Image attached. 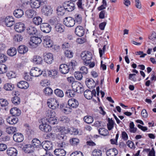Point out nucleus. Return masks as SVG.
<instances>
[{"label":"nucleus","mask_w":156,"mask_h":156,"mask_svg":"<svg viewBox=\"0 0 156 156\" xmlns=\"http://www.w3.org/2000/svg\"><path fill=\"white\" fill-rule=\"evenodd\" d=\"M77 63L75 60H72L68 63L67 64H62L59 67V70L62 74H65L68 73L70 69L74 70Z\"/></svg>","instance_id":"f257e3e1"},{"label":"nucleus","mask_w":156,"mask_h":156,"mask_svg":"<svg viewBox=\"0 0 156 156\" xmlns=\"http://www.w3.org/2000/svg\"><path fill=\"white\" fill-rule=\"evenodd\" d=\"M81 57L83 61L84 64L87 66L91 63L93 55L89 51H83L81 54Z\"/></svg>","instance_id":"f03ea898"},{"label":"nucleus","mask_w":156,"mask_h":156,"mask_svg":"<svg viewBox=\"0 0 156 156\" xmlns=\"http://www.w3.org/2000/svg\"><path fill=\"white\" fill-rule=\"evenodd\" d=\"M58 148L55 149L54 151L55 154L58 156H64L65 155L66 152L64 150L65 144L63 142L59 144L58 145Z\"/></svg>","instance_id":"7ed1b4c3"},{"label":"nucleus","mask_w":156,"mask_h":156,"mask_svg":"<svg viewBox=\"0 0 156 156\" xmlns=\"http://www.w3.org/2000/svg\"><path fill=\"white\" fill-rule=\"evenodd\" d=\"M72 87L73 90L78 93H81L83 92L84 88L83 85L79 82L76 81L72 83Z\"/></svg>","instance_id":"20e7f679"},{"label":"nucleus","mask_w":156,"mask_h":156,"mask_svg":"<svg viewBox=\"0 0 156 156\" xmlns=\"http://www.w3.org/2000/svg\"><path fill=\"white\" fill-rule=\"evenodd\" d=\"M63 6L65 10L68 12H71L75 8L74 2L70 1H67L64 2L63 4Z\"/></svg>","instance_id":"39448f33"},{"label":"nucleus","mask_w":156,"mask_h":156,"mask_svg":"<svg viewBox=\"0 0 156 156\" xmlns=\"http://www.w3.org/2000/svg\"><path fill=\"white\" fill-rule=\"evenodd\" d=\"M47 103L48 107L52 109H55L58 108L59 105L58 102L54 98L48 99Z\"/></svg>","instance_id":"423d86ee"},{"label":"nucleus","mask_w":156,"mask_h":156,"mask_svg":"<svg viewBox=\"0 0 156 156\" xmlns=\"http://www.w3.org/2000/svg\"><path fill=\"white\" fill-rule=\"evenodd\" d=\"M46 3V0H31L30 5L32 8H38Z\"/></svg>","instance_id":"0eeeda50"},{"label":"nucleus","mask_w":156,"mask_h":156,"mask_svg":"<svg viewBox=\"0 0 156 156\" xmlns=\"http://www.w3.org/2000/svg\"><path fill=\"white\" fill-rule=\"evenodd\" d=\"M42 41L41 38L33 36L31 37L30 42L29 44L30 45L33 46V48L36 47Z\"/></svg>","instance_id":"6e6552de"},{"label":"nucleus","mask_w":156,"mask_h":156,"mask_svg":"<svg viewBox=\"0 0 156 156\" xmlns=\"http://www.w3.org/2000/svg\"><path fill=\"white\" fill-rule=\"evenodd\" d=\"M63 23L66 26L71 27L74 26L75 22L74 18L71 17H68L64 19Z\"/></svg>","instance_id":"1a4fd4ad"},{"label":"nucleus","mask_w":156,"mask_h":156,"mask_svg":"<svg viewBox=\"0 0 156 156\" xmlns=\"http://www.w3.org/2000/svg\"><path fill=\"white\" fill-rule=\"evenodd\" d=\"M43 72H44L41 71L40 69L37 67H34L31 69L30 73L31 76L36 77L40 76Z\"/></svg>","instance_id":"9d476101"},{"label":"nucleus","mask_w":156,"mask_h":156,"mask_svg":"<svg viewBox=\"0 0 156 156\" xmlns=\"http://www.w3.org/2000/svg\"><path fill=\"white\" fill-rule=\"evenodd\" d=\"M43 43L45 47L48 48L51 47L53 44L52 41L48 36H45L43 37Z\"/></svg>","instance_id":"9b49d317"},{"label":"nucleus","mask_w":156,"mask_h":156,"mask_svg":"<svg viewBox=\"0 0 156 156\" xmlns=\"http://www.w3.org/2000/svg\"><path fill=\"white\" fill-rule=\"evenodd\" d=\"M40 28L41 30L44 33H48L50 32L51 27L48 23H44L41 24Z\"/></svg>","instance_id":"f8f14e48"},{"label":"nucleus","mask_w":156,"mask_h":156,"mask_svg":"<svg viewBox=\"0 0 156 156\" xmlns=\"http://www.w3.org/2000/svg\"><path fill=\"white\" fill-rule=\"evenodd\" d=\"M84 95L87 99H90L93 95L94 96H96V91L95 89L93 90L92 91L87 90L84 92Z\"/></svg>","instance_id":"ddd939ff"},{"label":"nucleus","mask_w":156,"mask_h":156,"mask_svg":"<svg viewBox=\"0 0 156 156\" xmlns=\"http://www.w3.org/2000/svg\"><path fill=\"white\" fill-rule=\"evenodd\" d=\"M42 144H43L42 145V149H41L42 150H44L46 151L51 149L53 147V145L51 141H46L43 142Z\"/></svg>","instance_id":"4468645a"},{"label":"nucleus","mask_w":156,"mask_h":156,"mask_svg":"<svg viewBox=\"0 0 156 156\" xmlns=\"http://www.w3.org/2000/svg\"><path fill=\"white\" fill-rule=\"evenodd\" d=\"M6 25L8 27H11L15 23L14 19L12 16L6 17L5 20Z\"/></svg>","instance_id":"2eb2a0df"},{"label":"nucleus","mask_w":156,"mask_h":156,"mask_svg":"<svg viewBox=\"0 0 156 156\" xmlns=\"http://www.w3.org/2000/svg\"><path fill=\"white\" fill-rule=\"evenodd\" d=\"M44 60L46 63L50 64L54 60L53 54L51 53H48L44 55Z\"/></svg>","instance_id":"dca6fc26"},{"label":"nucleus","mask_w":156,"mask_h":156,"mask_svg":"<svg viewBox=\"0 0 156 156\" xmlns=\"http://www.w3.org/2000/svg\"><path fill=\"white\" fill-rule=\"evenodd\" d=\"M14 29L18 32H23L25 29L24 24L20 22L16 23L14 26Z\"/></svg>","instance_id":"f3484780"},{"label":"nucleus","mask_w":156,"mask_h":156,"mask_svg":"<svg viewBox=\"0 0 156 156\" xmlns=\"http://www.w3.org/2000/svg\"><path fill=\"white\" fill-rule=\"evenodd\" d=\"M68 105L69 107V109H72V108H77L79 105V103L77 100L72 98L68 101Z\"/></svg>","instance_id":"a211bd4d"},{"label":"nucleus","mask_w":156,"mask_h":156,"mask_svg":"<svg viewBox=\"0 0 156 156\" xmlns=\"http://www.w3.org/2000/svg\"><path fill=\"white\" fill-rule=\"evenodd\" d=\"M39 128L41 130L45 132H49L51 130V127L49 125L43 123L39 126Z\"/></svg>","instance_id":"6ab92c4d"},{"label":"nucleus","mask_w":156,"mask_h":156,"mask_svg":"<svg viewBox=\"0 0 156 156\" xmlns=\"http://www.w3.org/2000/svg\"><path fill=\"white\" fill-rule=\"evenodd\" d=\"M75 33L78 36L81 37L84 34V29L81 26H77L75 29Z\"/></svg>","instance_id":"aec40b11"},{"label":"nucleus","mask_w":156,"mask_h":156,"mask_svg":"<svg viewBox=\"0 0 156 156\" xmlns=\"http://www.w3.org/2000/svg\"><path fill=\"white\" fill-rule=\"evenodd\" d=\"M54 130L55 132H59L61 133H67L69 132V130L68 128L66 129L64 127L57 126L54 127Z\"/></svg>","instance_id":"412c9836"},{"label":"nucleus","mask_w":156,"mask_h":156,"mask_svg":"<svg viewBox=\"0 0 156 156\" xmlns=\"http://www.w3.org/2000/svg\"><path fill=\"white\" fill-rule=\"evenodd\" d=\"M42 12L44 15L48 16L52 14V10L49 6H44L42 9Z\"/></svg>","instance_id":"4be33fe9"},{"label":"nucleus","mask_w":156,"mask_h":156,"mask_svg":"<svg viewBox=\"0 0 156 156\" xmlns=\"http://www.w3.org/2000/svg\"><path fill=\"white\" fill-rule=\"evenodd\" d=\"M13 140L16 142H21L24 139L23 135L21 133H15L13 136Z\"/></svg>","instance_id":"5701e85b"},{"label":"nucleus","mask_w":156,"mask_h":156,"mask_svg":"<svg viewBox=\"0 0 156 156\" xmlns=\"http://www.w3.org/2000/svg\"><path fill=\"white\" fill-rule=\"evenodd\" d=\"M32 146L34 148H40L42 149V145L40 141L37 138L34 139L32 141Z\"/></svg>","instance_id":"b1692460"},{"label":"nucleus","mask_w":156,"mask_h":156,"mask_svg":"<svg viewBox=\"0 0 156 156\" xmlns=\"http://www.w3.org/2000/svg\"><path fill=\"white\" fill-rule=\"evenodd\" d=\"M24 152L27 153H31L34 151V148L31 144H27L25 145L23 148Z\"/></svg>","instance_id":"393cba45"},{"label":"nucleus","mask_w":156,"mask_h":156,"mask_svg":"<svg viewBox=\"0 0 156 156\" xmlns=\"http://www.w3.org/2000/svg\"><path fill=\"white\" fill-rule=\"evenodd\" d=\"M118 153V150L115 148L109 149L106 151L107 156H115Z\"/></svg>","instance_id":"a878e982"},{"label":"nucleus","mask_w":156,"mask_h":156,"mask_svg":"<svg viewBox=\"0 0 156 156\" xmlns=\"http://www.w3.org/2000/svg\"><path fill=\"white\" fill-rule=\"evenodd\" d=\"M86 83L89 88H93L95 85V83L92 79L87 78L86 81Z\"/></svg>","instance_id":"bb28decb"},{"label":"nucleus","mask_w":156,"mask_h":156,"mask_svg":"<svg viewBox=\"0 0 156 156\" xmlns=\"http://www.w3.org/2000/svg\"><path fill=\"white\" fill-rule=\"evenodd\" d=\"M17 86L20 88L26 89L29 87V84L25 81H21L17 83Z\"/></svg>","instance_id":"cd10ccee"},{"label":"nucleus","mask_w":156,"mask_h":156,"mask_svg":"<svg viewBox=\"0 0 156 156\" xmlns=\"http://www.w3.org/2000/svg\"><path fill=\"white\" fill-rule=\"evenodd\" d=\"M65 27L62 24L57 23L55 27V30L58 33H62L64 31Z\"/></svg>","instance_id":"c85d7f7f"},{"label":"nucleus","mask_w":156,"mask_h":156,"mask_svg":"<svg viewBox=\"0 0 156 156\" xmlns=\"http://www.w3.org/2000/svg\"><path fill=\"white\" fill-rule=\"evenodd\" d=\"M6 153L9 156H16L17 154V151L14 148L11 147L7 149Z\"/></svg>","instance_id":"c756f323"},{"label":"nucleus","mask_w":156,"mask_h":156,"mask_svg":"<svg viewBox=\"0 0 156 156\" xmlns=\"http://www.w3.org/2000/svg\"><path fill=\"white\" fill-rule=\"evenodd\" d=\"M10 112L11 114L14 116H19L21 113L20 110L16 107L12 108L10 110Z\"/></svg>","instance_id":"7c9ffc66"},{"label":"nucleus","mask_w":156,"mask_h":156,"mask_svg":"<svg viewBox=\"0 0 156 156\" xmlns=\"http://www.w3.org/2000/svg\"><path fill=\"white\" fill-rule=\"evenodd\" d=\"M18 121V118L13 117H8L6 119V121L11 125L15 124Z\"/></svg>","instance_id":"2f4dec72"},{"label":"nucleus","mask_w":156,"mask_h":156,"mask_svg":"<svg viewBox=\"0 0 156 156\" xmlns=\"http://www.w3.org/2000/svg\"><path fill=\"white\" fill-rule=\"evenodd\" d=\"M17 49L19 53L22 54L26 53L28 51L27 47L24 45L19 46Z\"/></svg>","instance_id":"473e14b6"},{"label":"nucleus","mask_w":156,"mask_h":156,"mask_svg":"<svg viewBox=\"0 0 156 156\" xmlns=\"http://www.w3.org/2000/svg\"><path fill=\"white\" fill-rule=\"evenodd\" d=\"M13 14L16 18H20L23 15L24 12L21 9H17L14 11Z\"/></svg>","instance_id":"72a5a7b5"},{"label":"nucleus","mask_w":156,"mask_h":156,"mask_svg":"<svg viewBox=\"0 0 156 156\" xmlns=\"http://www.w3.org/2000/svg\"><path fill=\"white\" fill-rule=\"evenodd\" d=\"M33 60L34 63L37 64H41L43 61L42 58L38 55L34 56Z\"/></svg>","instance_id":"f704fd0d"},{"label":"nucleus","mask_w":156,"mask_h":156,"mask_svg":"<svg viewBox=\"0 0 156 156\" xmlns=\"http://www.w3.org/2000/svg\"><path fill=\"white\" fill-rule=\"evenodd\" d=\"M27 32L30 35H36L37 30L35 27L30 26L27 29Z\"/></svg>","instance_id":"c9c22d12"},{"label":"nucleus","mask_w":156,"mask_h":156,"mask_svg":"<svg viewBox=\"0 0 156 156\" xmlns=\"http://www.w3.org/2000/svg\"><path fill=\"white\" fill-rule=\"evenodd\" d=\"M28 18H31L36 15V12L34 10H28L25 12Z\"/></svg>","instance_id":"e433bc0d"},{"label":"nucleus","mask_w":156,"mask_h":156,"mask_svg":"<svg viewBox=\"0 0 156 156\" xmlns=\"http://www.w3.org/2000/svg\"><path fill=\"white\" fill-rule=\"evenodd\" d=\"M65 95L68 97H73L75 95V92L73 89L67 90L65 93Z\"/></svg>","instance_id":"4c0bfd02"},{"label":"nucleus","mask_w":156,"mask_h":156,"mask_svg":"<svg viewBox=\"0 0 156 156\" xmlns=\"http://www.w3.org/2000/svg\"><path fill=\"white\" fill-rule=\"evenodd\" d=\"M17 52V50L15 48H12L8 50L7 54L10 56H13L16 54Z\"/></svg>","instance_id":"58836bf2"},{"label":"nucleus","mask_w":156,"mask_h":156,"mask_svg":"<svg viewBox=\"0 0 156 156\" xmlns=\"http://www.w3.org/2000/svg\"><path fill=\"white\" fill-rule=\"evenodd\" d=\"M75 22H76L78 24H80L82 20V18L81 15L76 14L74 16V19Z\"/></svg>","instance_id":"ea45409f"},{"label":"nucleus","mask_w":156,"mask_h":156,"mask_svg":"<svg viewBox=\"0 0 156 156\" xmlns=\"http://www.w3.org/2000/svg\"><path fill=\"white\" fill-rule=\"evenodd\" d=\"M44 92L46 96L51 95L53 93L52 89L49 87H47L44 89Z\"/></svg>","instance_id":"a19ab883"},{"label":"nucleus","mask_w":156,"mask_h":156,"mask_svg":"<svg viewBox=\"0 0 156 156\" xmlns=\"http://www.w3.org/2000/svg\"><path fill=\"white\" fill-rule=\"evenodd\" d=\"M48 75V76L50 77L55 76L57 74V71L55 69H52L51 70H47L45 71Z\"/></svg>","instance_id":"79ce46f5"},{"label":"nucleus","mask_w":156,"mask_h":156,"mask_svg":"<svg viewBox=\"0 0 156 156\" xmlns=\"http://www.w3.org/2000/svg\"><path fill=\"white\" fill-rule=\"evenodd\" d=\"M33 21L34 24L36 25H39L41 24L42 22V19L39 16L34 17L33 19Z\"/></svg>","instance_id":"37998d69"},{"label":"nucleus","mask_w":156,"mask_h":156,"mask_svg":"<svg viewBox=\"0 0 156 156\" xmlns=\"http://www.w3.org/2000/svg\"><path fill=\"white\" fill-rule=\"evenodd\" d=\"M84 121L88 124L92 123L93 121V118L90 116H85L83 119Z\"/></svg>","instance_id":"c03bdc74"},{"label":"nucleus","mask_w":156,"mask_h":156,"mask_svg":"<svg viewBox=\"0 0 156 156\" xmlns=\"http://www.w3.org/2000/svg\"><path fill=\"white\" fill-rule=\"evenodd\" d=\"M14 87V85L11 83H7L5 84L4 88L7 90H12Z\"/></svg>","instance_id":"a18cd8bd"},{"label":"nucleus","mask_w":156,"mask_h":156,"mask_svg":"<svg viewBox=\"0 0 156 156\" xmlns=\"http://www.w3.org/2000/svg\"><path fill=\"white\" fill-rule=\"evenodd\" d=\"M102 152L99 149H94L93 150L92 152V156H101Z\"/></svg>","instance_id":"49530a36"},{"label":"nucleus","mask_w":156,"mask_h":156,"mask_svg":"<svg viewBox=\"0 0 156 156\" xmlns=\"http://www.w3.org/2000/svg\"><path fill=\"white\" fill-rule=\"evenodd\" d=\"M54 93L56 96L60 98H62L64 96L63 91L58 89H57L55 90Z\"/></svg>","instance_id":"de8ad7c7"},{"label":"nucleus","mask_w":156,"mask_h":156,"mask_svg":"<svg viewBox=\"0 0 156 156\" xmlns=\"http://www.w3.org/2000/svg\"><path fill=\"white\" fill-rule=\"evenodd\" d=\"M7 70V67L3 64H0V74L5 73Z\"/></svg>","instance_id":"09e8293b"},{"label":"nucleus","mask_w":156,"mask_h":156,"mask_svg":"<svg viewBox=\"0 0 156 156\" xmlns=\"http://www.w3.org/2000/svg\"><path fill=\"white\" fill-rule=\"evenodd\" d=\"M16 128L15 127H9L6 129V132L9 134H12L16 132Z\"/></svg>","instance_id":"8fccbe9b"},{"label":"nucleus","mask_w":156,"mask_h":156,"mask_svg":"<svg viewBox=\"0 0 156 156\" xmlns=\"http://www.w3.org/2000/svg\"><path fill=\"white\" fill-rule=\"evenodd\" d=\"M98 132L100 134L104 136L107 135L108 133V130L104 128L99 129Z\"/></svg>","instance_id":"3c124183"},{"label":"nucleus","mask_w":156,"mask_h":156,"mask_svg":"<svg viewBox=\"0 0 156 156\" xmlns=\"http://www.w3.org/2000/svg\"><path fill=\"white\" fill-rule=\"evenodd\" d=\"M12 101L14 104L18 105L20 103V99L17 96H15L12 98Z\"/></svg>","instance_id":"603ef678"},{"label":"nucleus","mask_w":156,"mask_h":156,"mask_svg":"<svg viewBox=\"0 0 156 156\" xmlns=\"http://www.w3.org/2000/svg\"><path fill=\"white\" fill-rule=\"evenodd\" d=\"M65 9L63 7H58L57 9V13L59 15L61 16L63 15L65 13Z\"/></svg>","instance_id":"864d4df0"},{"label":"nucleus","mask_w":156,"mask_h":156,"mask_svg":"<svg viewBox=\"0 0 156 156\" xmlns=\"http://www.w3.org/2000/svg\"><path fill=\"white\" fill-rule=\"evenodd\" d=\"M70 144L72 145H76L79 142V140L77 138H73L69 140Z\"/></svg>","instance_id":"5fc2aeb1"},{"label":"nucleus","mask_w":156,"mask_h":156,"mask_svg":"<svg viewBox=\"0 0 156 156\" xmlns=\"http://www.w3.org/2000/svg\"><path fill=\"white\" fill-rule=\"evenodd\" d=\"M74 75L75 78L77 80H81L82 78L83 74L80 72H75Z\"/></svg>","instance_id":"6e6d98bb"},{"label":"nucleus","mask_w":156,"mask_h":156,"mask_svg":"<svg viewBox=\"0 0 156 156\" xmlns=\"http://www.w3.org/2000/svg\"><path fill=\"white\" fill-rule=\"evenodd\" d=\"M114 121L112 119H108V123L107 124V127L108 130H111L114 127Z\"/></svg>","instance_id":"4d7b16f0"},{"label":"nucleus","mask_w":156,"mask_h":156,"mask_svg":"<svg viewBox=\"0 0 156 156\" xmlns=\"http://www.w3.org/2000/svg\"><path fill=\"white\" fill-rule=\"evenodd\" d=\"M59 120L60 122L63 123H68L70 121L69 119L66 116H62L60 117Z\"/></svg>","instance_id":"13d9d810"},{"label":"nucleus","mask_w":156,"mask_h":156,"mask_svg":"<svg viewBox=\"0 0 156 156\" xmlns=\"http://www.w3.org/2000/svg\"><path fill=\"white\" fill-rule=\"evenodd\" d=\"M48 121L50 124L52 125L57 123V120L55 117H50L48 119Z\"/></svg>","instance_id":"bf43d9fd"},{"label":"nucleus","mask_w":156,"mask_h":156,"mask_svg":"<svg viewBox=\"0 0 156 156\" xmlns=\"http://www.w3.org/2000/svg\"><path fill=\"white\" fill-rule=\"evenodd\" d=\"M23 39V37L20 34H16L13 37L14 40L17 42L21 41Z\"/></svg>","instance_id":"052dcab7"},{"label":"nucleus","mask_w":156,"mask_h":156,"mask_svg":"<svg viewBox=\"0 0 156 156\" xmlns=\"http://www.w3.org/2000/svg\"><path fill=\"white\" fill-rule=\"evenodd\" d=\"M80 70L82 74L84 75H86L88 72L87 68L84 66L81 67L80 69Z\"/></svg>","instance_id":"680f3d73"},{"label":"nucleus","mask_w":156,"mask_h":156,"mask_svg":"<svg viewBox=\"0 0 156 156\" xmlns=\"http://www.w3.org/2000/svg\"><path fill=\"white\" fill-rule=\"evenodd\" d=\"M58 20L56 16L52 17L49 20V22L51 25H54L56 24L58 22Z\"/></svg>","instance_id":"e2e57ef3"},{"label":"nucleus","mask_w":156,"mask_h":156,"mask_svg":"<svg viewBox=\"0 0 156 156\" xmlns=\"http://www.w3.org/2000/svg\"><path fill=\"white\" fill-rule=\"evenodd\" d=\"M7 59L6 55L3 54H0V63L5 62Z\"/></svg>","instance_id":"0e129e2a"},{"label":"nucleus","mask_w":156,"mask_h":156,"mask_svg":"<svg viewBox=\"0 0 156 156\" xmlns=\"http://www.w3.org/2000/svg\"><path fill=\"white\" fill-rule=\"evenodd\" d=\"M82 0H78L76 4L78 9L80 10H83L84 9L83 7V5L82 4Z\"/></svg>","instance_id":"69168bd1"},{"label":"nucleus","mask_w":156,"mask_h":156,"mask_svg":"<svg viewBox=\"0 0 156 156\" xmlns=\"http://www.w3.org/2000/svg\"><path fill=\"white\" fill-rule=\"evenodd\" d=\"M8 104L7 100L4 99H0V104L2 106H5Z\"/></svg>","instance_id":"338daca9"},{"label":"nucleus","mask_w":156,"mask_h":156,"mask_svg":"<svg viewBox=\"0 0 156 156\" xmlns=\"http://www.w3.org/2000/svg\"><path fill=\"white\" fill-rule=\"evenodd\" d=\"M70 156H83V155L81 152L76 151L73 152Z\"/></svg>","instance_id":"774afa93"}]
</instances>
